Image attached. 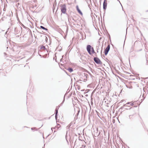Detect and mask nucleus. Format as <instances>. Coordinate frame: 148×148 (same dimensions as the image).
I'll return each instance as SVG.
<instances>
[{"mask_svg":"<svg viewBox=\"0 0 148 148\" xmlns=\"http://www.w3.org/2000/svg\"><path fill=\"white\" fill-rule=\"evenodd\" d=\"M122 8L123 9V8L122 7Z\"/></svg>","mask_w":148,"mask_h":148,"instance_id":"34","label":"nucleus"},{"mask_svg":"<svg viewBox=\"0 0 148 148\" xmlns=\"http://www.w3.org/2000/svg\"><path fill=\"white\" fill-rule=\"evenodd\" d=\"M4 11L5 10H3Z\"/></svg>","mask_w":148,"mask_h":148,"instance_id":"32","label":"nucleus"},{"mask_svg":"<svg viewBox=\"0 0 148 148\" xmlns=\"http://www.w3.org/2000/svg\"><path fill=\"white\" fill-rule=\"evenodd\" d=\"M40 49H45V46L42 45L41 46Z\"/></svg>","mask_w":148,"mask_h":148,"instance_id":"13","label":"nucleus"},{"mask_svg":"<svg viewBox=\"0 0 148 148\" xmlns=\"http://www.w3.org/2000/svg\"><path fill=\"white\" fill-rule=\"evenodd\" d=\"M75 7L76 8V9H79L78 5H76L75 6Z\"/></svg>","mask_w":148,"mask_h":148,"instance_id":"19","label":"nucleus"},{"mask_svg":"<svg viewBox=\"0 0 148 148\" xmlns=\"http://www.w3.org/2000/svg\"><path fill=\"white\" fill-rule=\"evenodd\" d=\"M40 27L42 29H44V30H46V31H47L48 30L47 29L45 28V27H44L43 26H40Z\"/></svg>","mask_w":148,"mask_h":148,"instance_id":"11","label":"nucleus"},{"mask_svg":"<svg viewBox=\"0 0 148 148\" xmlns=\"http://www.w3.org/2000/svg\"><path fill=\"white\" fill-rule=\"evenodd\" d=\"M84 81H85H85H86L87 80V76L88 75L87 74H85V73H84Z\"/></svg>","mask_w":148,"mask_h":148,"instance_id":"7","label":"nucleus"},{"mask_svg":"<svg viewBox=\"0 0 148 148\" xmlns=\"http://www.w3.org/2000/svg\"><path fill=\"white\" fill-rule=\"evenodd\" d=\"M133 116V115H129V118L130 119H131L132 118V116Z\"/></svg>","mask_w":148,"mask_h":148,"instance_id":"18","label":"nucleus"},{"mask_svg":"<svg viewBox=\"0 0 148 148\" xmlns=\"http://www.w3.org/2000/svg\"><path fill=\"white\" fill-rule=\"evenodd\" d=\"M110 45H108L105 49L104 53L105 55H106L108 53L109 51L110 50Z\"/></svg>","mask_w":148,"mask_h":148,"instance_id":"2","label":"nucleus"},{"mask_svg":"<svg viewBox=\"0 0 148 148\" xmlns=\"http://www.w3.org/2000/svg\"><path fill=\"white\" fill-rule=\"evenodd\" d=\"M94 14H95V15H96H96L95 14V13H94Z\"/></svg>","mask_w":148,"mask_h":148,"instance_id":"29","label":"nucleus"},{"mask_svg":"<svg viewBox=\"0 0 148 148\" xmlns=\"http://www.w3.org/2000/svg\"><path fill=\"white\" fill-rule=\"evenodd\" d=\"M33 129H34V128H31V129H32V130H33Z\"/></svg>","mask_w":148,"mask_h":148,"instance_id":"25","label":"nucleus"},{"mask_svg":"<svg viewBox=\"0 0 148 148\" xmlns=\"http://www.w3.org/2000/svg\"><path fill=\"white\" fill-rule=\"evenodd\" d=\"M66 10H61V11L62 13L65 14L66 12Z\"/></svg>","mask_w":148,"mask_h":148,"instance_id":"14","label":"nucleus"},{"mask_svg":"<svg viewBox=\"0 0 148 148\" xmlns=\"http://www.w3.org/2000/svg\"><path fill=\"white\" fill-rule=\"evenodd\" d=\"M56 4H54L53 5V9H55L56 8Z\"/></svg>","mask_w":148,"mask_h":148,"instance_id":"15","label":"nucleus"},{"mask_svg":"<svg viewBox=\"0 0 148 148\" xmlns=\"http://www.w3.org/2000/svg\"><path fill=\"white\" fill-rule=\"evenodd\" d=\"M92 47L90 45H88L86 49L88 53L90 55L91 54L90 52V49H91Z\"/></svg>","mask_w":148,"mask_h":148,"instance_id":"3","label":"nucleus"},{"mask_svg":"<svg viewBox=\"0 0 148 148\" xmlns=\"http://www.w3.org/2000/svg\"><path fill=\"white\" fill-rule=\"evenodd\" d=\"M93 16V14L92 13L91 14V16Z\"/></svg>","mask_w":148,"mask_h":148,"instance_id":"20","label":"nucleus"},{"mask_svg":"<svg viewBox=\"0 0 148 148\" xmlns=\"http://www.w3.org/2000/svg\"><path fill=\"white\" fill-rule=\"evenodd\" d=\"M125 105H126V104H125V105H124V106H125Z\"/></svg>","mask_w":148,"mask_h":148,"instance_id":"27","label":"nucleus"},{"mask_svg":"<svg viewBox=\"0 0 148 148\" xmlns=\"http://www.w3.org/2000/svg\"><path fill=\"white\" fill-rule=\"evenodd\" d=\"M69 72L70 73H71L73 71V69L71 68H69L67 69Z\"/></svg>","mask_w":148,"mask_h":148,"instance_id":"10","label":"nucleus"},{"mask_svg":"<svg viewBox=\"0 0 148 148\" xmlns=\"http://www.w3.org/2000/svg\"><path fill=\"white\" fill-rule=\"evenodd\" d=\"M66 136L65 137L66 138Z\"/></svg>","mask_w":148,"mask_h":148,"instance_id":"36","label":"nucleus"},{"mask_svg":"<svg viewBox=\"0 0 148 148\" xmlns=\"http://www.w3.org/2000/svg\"><path fill=\"white\" fill-rule=\"evenodd\" d=\"M91 49L92 50V53H95V51H94V49L92 47L91 48Z\"/></svg>","mask_w":148,"mask_h":148,"instance_id":"17","label":"nucleus"},{"mask_svg":"<svg viewBox=\"0 0 148 148\" xmlns=\"http://www.w3.org/2000/svg\"><path fill=\"white\" fill-rule=\"evenodd\" d=\"M54 10H53V12H54Z\"/></svg>","mask_w":148,"mask_h":148,"instance_id":"28","label":"nucleus"},{"mask_svg":"<svg viewBox=\"0 0 148 148\" xmlns=\"http://www.w3.org/2000/svg\"><path fill=\"white\" fill-rule=\"evenodd\" d=\"M51 130H52V128H51Z\"/></svg>","mask_w":148,"mask_h":148,"instance_id":"33","label":"nucleus"},{"mask_svg":"<svg viewBox=\"0 0 148 148\" xmlns=\"http://www.w3.org/2000/svg\"><path fill=\"white\" fill-rule=\"evenodd\" d=\"M134 107H137V106H135Z\"/></svg>","mask_w":148,"mask_h":148,"instance_id":"30","label":"nucleus"},{"mask_svg":"<svg viewBox=\"0 0 148 148\" xmlns=\"http://www.w3.org/2000/svg\"><path fill=\"white\" fill-rule=\"evenodd\" d=\"M107 5V1L104 0L103 3V9H106Z\"/></svg>","mask_w":148,"mask_h":148,"instance_id":"4","label":"nucleus"},{"mask_svg":"<svg viewBox=\"0 0 148 148\" xmlns=\"http://www.w3.org/2000/svg\"><path fill=\"white\" fill-rule=\"evenodd\" d=\"M58 113V110L57 109H56L55 110V118L56 119L57 115Z\"/></svg>","mask_w":148,"mask_h":148,"instance_id":"9","label":"nucleus"},{"mask_svg":"<svg viewBox=\"0 0 148 148\" xmlns=\"http://www.w3.org/2000/svg\"><path fill=\"white\" fill-rule=\"evenodd\" d=\"M33 1L34 2H35H35H36V0H33Z\"/></svg>","mask_w":148,"mask_h":148,"instance_id":"23","label":"nucleus"},{"mask_svg":"<svg viewBox=\"0 0 148 148\" xmlns=\"http://www.w3.org/2000/svg\"><path fill=\"white\" fill-rule=\"evenodd\" d=\"M11 15L12 16V11L10 12L9 14H8L7 15V17H6V18H7L9 20H10L11 18Z\"/></svg>","mask_w":148,"mask_h":148,"instance_id":"5","label":"nucleus"},{"mask_svg":"<svg viewBox=\"0 0 148 148\" xmlns=\"http://www.w3.org/2000/svg\"><path fill=\"white\" fill-rule=\"evenodd\" d=\"M64 100H65V98H64V100H63V101H62V103L64 102Z\"/></svg>","mask_w":148,"mask_h":148,"instance_id":"21","label":"nucleus"},{"mask_svg":"<svg viewBox=\"0 0 148 148\" xmlns=\"http://www.w3.org/2000/svg\"><path fill=\"white\" fill-rule=\"evenodd\" d=\"M18 5H19V3H18Z\"/></svg>","mask_w":148,"mask_h":148,"instance_id":"31","label":"nucleus"},{"mask_svg":"<svg viewBox=\"0 0 148 148\" xmlns=\"http://www.w3.org/2000/svg\"><path fill=\"white\" fill-rule=\"evenodd\" d=\"M78 12L81 15H83V14H82V12H81V10H77Z\"/></svg>","mask_w":148,"mask_h":148,"instance_id":"12","label":"nucleus"},{"mask_svg":"<svg viewBox=\"0 0 148 148\" xmlns=\"http://www.w3.org/2000/svg\"><path fill=\"white\" fill-rule=\"evenodd\" d=\"M126 104H130L131 106H133L134 105V103H132V102H128Z\"/></svg>","mask_w":148,"mask_h":148,"instance_id":"8","label":"nucleus"},{"mask_svg":"<svg viewBox=\"0 0 148 148\" xmlns=\"http://www.w3.org/2000/svg\"><path fill=\"white\" fill-rule=\"evenodd\" d=\"M94 60L97 64H101L102 63L99 59L97 57H94Z\"/></svg>","mask_w":148,"mask_h":148,"instance_id":"1","label":"nucleus"},{"mask_svg":"<svg viewBox=\"0 0 148 148\" xmlns=\"http://www.w3.org/2000/svg\"><path fill=\"white\" fill-rule=\"evenodd\" d=\"M42 148H44H44H43V147H42Z\"/></svg>","mask_w":148,"mask_h":148,"instance_id":"37","label":"nucleus"},{"mask_svg":"<svg viewBox=\"0 0 148 148\" xmlns=\"http://www.w3.org/2000/svg\"><path fill=\"white\" fill-rule=\"evenodd\" d=\"M32 12H35V10H34V11H33L32 10Z\"/></svg>","mask_w":148,"mask_h":148,"instance_id":"24","label":"nucleus"},{"mask_svg":"<svg viewBox=\"0 0 148 148\" xmlns=\"http://www.w3.org/2000/svg\"><path fill=\"white\" fill-rule=\"evenodd\" d=\"M147 78H148V77L146 78V79H147Z\"/></svg>","mask_w":148,"mask_h":148,"instance_id":"35","label":"nucleus"},{"mask_svg":"<svg viewBox=\"0 0 148 148\" xmlns=\"http://www.w3.org/2000/svg\"><path fill=\"white\" fill-rule=\"evenodd\" d=\"M36 5L35 4V6L34 5H33V6H31V7H32L33 8L35 9V8H38V7L36 8Z\"/></svg>","mask_w":148,"mask_h":148,"instance_id":"16","label":"nucleus"},{"mask_svg":"<svg viewBox=\"0 0 148 148\" xmlns=\"http://www.w3.org/2000/svg\"><path fill=\"white\" fill-rule=\"evenodd\" d=\"M45 38H46V39H47V37H45Z\"/></svg>","mask_w":148,"mask_h":148,"instance_id":"26","label":"nucleus"},{"mask_svg":"<svg viewBox=\"0 0 148 148\" xmlns=\"http://www.w3.org/2000/svg\"><path fill=\"white\" fill-rule=\"evenodd\" d=\"M58 128L60 127V125L59 124H58Z\"/></svg>","mask_w":148,"mask_h":148,"instance_id":"22","label":"nucleus"},{"mask_svg":"<svg viewBox=\"0 0 148 148\" xmlns=\"http://www.w3.org/2000/svg\"><path fill=\"white\" fill-rule=\"evenodd\" d=\"M60 7V9H66V6L65 4L61 5Z\"/></svg>","mask_w":148,"mask_h":148,"instance_id":"6","label":"nucleus"}]
</instances>
